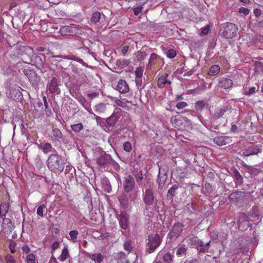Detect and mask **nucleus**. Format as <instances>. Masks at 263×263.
<instances>
[{
    "instance_id": "6ab92c4d",
    "label": "nucleus",
    "mask_w": 263,
    "mask_h": 263,
    "mask_svg": "<svg viewBox=\"0 0 263 263\" xmlns=\"http://www.w3.org/2000/svg\"><path fill=\"white\" fill-rule=\"evenodd\" d=\"M227 109L228 108L226 106L216 108L213 114V118L215 120L220 119L224 114Z\"/></svg>"
},
{
    "instance_id": "72a5a7b5",
    "label": "nucleus",
    "mask_w": 263,
    "mask_h": 263,
    "mask_svg": "<svg viewBox=\"0 0 263 263\" xmlns=\"http://www.w3.org/2000/svg\"><path fill=\"white\" fill-rule=\"evenodd\" d=\"M124 249L128 252H130L133 250L132 242L130 240L125 241L123 243Z\"/></svg>"
},
{
    "instance_id": "bf43d9fd",
    "label": "nucleus",
    "mask_w": 263,
    "mask_h": 263,
    "mask_svg": "<svg viewBox=\"0 0 263 263\" xmlns=\"http://www.w3.org/2000/svg\"><path fill=\"white\" fill-rule=\"evenodd\" d=\"M22 249L24 253L29 254L30 252L31 251L30 247L27 245H24L22 247Z\"/></svg>"
},
{
    "instance_id": "1a4fd4ad",
    "label": "nucleus",
    "mask_w": 263,
    "mask_h": 263,
    "mask_svg": "<svg viewBox=\"0 0 263 263\" xmlns=\"http://www.w3.org/2000/svg\"><path fill=\"white\" fill-rule=\"evenodd\" d=\"M262 151V145L261 144L252 145L247 148L244 149L242 154L244 156L257 155Z\"/></svg>"
},
{
    "instance_id": "423d86ee",
    "label": "nucleus",
    "mask_w": 263,
    "mask_h": 263,
    "mask_svg": "<svg viewBox=\"0 0 263 263\" xmlns=\"http://www.w3.org/2000/svg\"><path fill=\"white\" fill-rule=\"evenodd\" d=\"M184 225L181 222L175 223L172 229L168 233V237L171 239L177 238L183 231Z\"/></svg>"
},
{
    "instance_id": "774afa93",
    "label": "nucleus",
    "mask_w": 263,
    "mask_h": 263,
    "mask_svg": "<svg viewBox=\"0 0 263 263\" xmlns=\"http://www.w3.org/2000/svg\"><path fill=\"white\" fill-rule=\"evenodd\" d=\"M254 13L255 14V15L256 16H258L260 15V14H261V11H260V9H255L254 10Z\"/></svg>"
},
{
    "instance_id": "20e7f679",
    "label": "nucleus",
    "mask_w": 263,
    "mask_h": 263,
    "mask_svg": "<svg viewBox=\"0 0 263 263\" xmlns=\"http://www.w3.org/2000/svg\"><path fill=\"white\" fill-rule=\"evenodd\" d=\"M21 59L23 62L27 64L31 63V59L34 56L33 48L29 46L23 47L21 50Z\"/></svg>"
},
{
    "instance_id": "680f3d73",
    "label": "nucleus",
    "mask_w": 263,
    "mask_h": 263,
    "mask_svg": "<svg viewBox=\"0 0 263 263\" xmlns=\"http://www.w3.org/2000/svg\"><path fill=\"white\" fill-rule=\"evenodd\" d=\"M145 56L146 54L144 52H139L137 55V60L138 61H142L145 58Z\"/></svg>"
},
{
    "instance_id": "c9c22d12",
    "label": "nucleus",
    "mask_w": 263,
    "mask_h": 263,
    "mask_svg": "<svg viewBox=\"0 0 263 263\" xmlns=\"http://www.w3.org/2000/svg\"><path fill=\"white\" fill-rule=\"evenodd\" d=\"M254 66V70L256 72H263V63L255 62Z\"/></svg>"
},
{
    "instance_id": "4be33fe9",
    "label": "nucleus",
    "mask_w": 263,
    "mask_h": 263,
    "mask_svg": "<svg viewBox=\"0 0 263 263\" xmlns=\"http://www.w3.org/2000/svg\"><path fill=\"white\" fill-rule=\"evenodd\" d=\"M244 192L236 191L233 192L229 195L228 198L230 200L232 201L233 202H236L238 199H239L243 195H244Z\"/></svg>"
},
{
    "instance_id": "2eb2a0df",
    "label": "nucleus",
    "mask_w": 263,
    "mask_h": 263,
    "mask_svg": "<svg viewBox=\"0 0 263 263\" xmlns=\"http://www.w3.org/2000/svg\"><path fill=\"white\" fill-rule=\"evenodd\" d=\"M48 89L49 91L52 93H59L60 90L58 87V79L55 77H53L48 84Z\"/></svg>"
},
{
    "instance_id": "0eeeda50",
    "label": "nucleus",
    "mask_w": 263,
    "mask_h": 263,
    "mask_svg": "<svg viewBox=\"0 0 263 263\" xmlns=\"http://www.w3.org/2000/svg\"><path fill=\"white\" fill-rule=\"evenodd\" d=\"M172 81L169 79V74L167 72H160L157 76V85L159 88H163L166 85H170Z\"/></svg>"
},
{
    "instance_id": "a19ab883",
    "label": "nucleus",
    "mask_w": 263,
    "mask_h": 263,
    "mask_svg": "<svg viewBox=\"0 0 263 263\" xmlns=\"http://www.w3.org/2000/svg\"><path fill=\"white\" fill-rule=\"evenodd\" d=\"M187 241H189V245H190L191 247L195 246L196 247L197 241H198V237L194 236L190 237L189 239H187Z\"/></svg>"
},
{
    "instance_id": "338daca9",
    "label": "nucleus",
    "mask_w": 263,
    "mask_h": 263,
    "mask_svg": "<svg viewBox=\"0 0 263 263\" xmlns=\"http://www.w3.org/2000/svg\"><path fill=\"white\" fill-rule=\"evenodd\" d=\"M128 50V47L127 46H125L123 47L121 49V52H122V53L123 54V55H124L127 53Z\"/></svg>"
},
{
    "instance_id": "dca6fc26",
    "label": "nucleus",
    "mask_w": 263,
    "mask_h": 263,
    "mask_svg": "<svg viewBox=\"0 0 263 263\" xmlns=\"http://www.w3.org/2000/svg\"><path fill=\"white\" fill-rule=\"evenodd\" d=\"M120 118V114L118 112H114L111 116L106 120V123L109 126H114Z\"/></svg>"
},
{
    "instance_id": "aec40b11",
    "label": "nucleus",
    "mask_w": 263,
    "mask_h": 263,
    "mask_svg": "<svg viewBox=\"0 0 263 263\" xmlns=\"http://www.w3.org/2000/svg\"><path fill=\"white\" fill-rule=\"evenodd\" d=\"M119 201L123 209H126L128 205V198L125 193H122L119 197Z\"/></svg>"
},
{
    "instance_id": "393cba45",
    "label": "nucleus",
    "mask_w": 263,
    "mask_h": 263,
    "mask_svg": "<svg viewBox=\"0 0 263 263\" xmlns=\"http://www.w3.org/2000/svg\"><path fill=\"white\" fill-rule=\"evenodd\" d=\"M159 60H160V59L157 54L155 53H152L150 55L148 65L149 67H152L155 65L158 62Z\"/></svg>"
},
{
    "instance_id": "13d9d810",
    "label": "nucleus",
    "mask_w": 263,
    "mask_h": 263,
    "mask_svg": "<svg viewBox=\"0 0 263 263\" xmlns=\"http://www.w3.org/2000/svg\"><path fill=\"white\" fill-rule=\"evenodd\" d=\"M249 12L250 10L248 8L245 7H240L238 10L239 13H242L245 15H248L249 13Z\"/></svg>"
},
{
    "instance_id": "7ed1b4c3",
    "label": "nucleus",
    "mask_w": 263,
    "mask_h": 263,
    "mask_svg": "<svg viewBox=\"0 0 263 263\" xmlns=\"http://www.w3.org/2000/svg\"><path fill=\"white\" fill-rule=\"evenodd\" d=\"M162 240L161 237L158 234L149 236L146 242V252L149 254L154 252L160 246Z\"/></svg>"
},
{
    "instance_id": "a18cd8bd",
    "label": "nucleus",
    "mask_w": 263,
    "mask_h": 263,
    "mask_svg": "<svg viewBox=\"0 0 263 263\" xmlns=\"http://www.w3.org/2000/svg\"><path fill=\"white\" fill-rule=\"evenodd\" d=\"M68 254V250L66 248L62 250V253L59 257V259L61 261H64L67 258Z\"/></svg>"
},
{
    "instance_id": "f8f14e48",
    "label": "nucleus",
    "mask_w": 263,
    "mask_h": 263,
    "mask_svg": "<svg viewBox=\"0 0 263 263\" xmlns=\"http://www.w3.org/2000/svg\"><path fill=\"white\" fill-rule=\"evenodd\" d=\"M218 86L223 89H229L233 85V81L228 78L220 77L217 79Z\"/></svg>"
},
{
    "instance_id": "e433bc0d",
    "label": "nucleus",
    "mask_w": 263,
    "mask_h": 263,
    "mask_svg": "<svg viewBox=\"0 0 263 263\" xmlns=\"http://www.w3.org/2000/svg\"><path fill=\"white\" fill-rule=\"evenodd\" d=\"M25 262L26 263H36L35 255L33 253L28 254L25 258Z\"/></svg>"
},
{
    "instance_id": "b1692460",
    "label": "nucleus",
    "mask_w": 263,
    "mask_h": 263,
    "mask_svg": "<svg viewBox=\"0 0 263 263\" xmlns=\"http://www.w3.org/2000/svg\"><path fill=\"white\" fill-rule=\"evenodd\" d=\"M210 243L211 241L206 242V243H204L203 241L198 238V241H197L196 248L199 250L200 252L204 253L205 252V249L204 248V247L209 246Z\"/></svg>"
},
{
    "instance_id": "49530a36",
    "label": "nucleus",
    "mask_w": 263,
    "mask_h": 263,
    "mask_svg": "<svg viewBox=\"0 0 263 263\" xmlns=\"http://www.w3.org/2000/svg\"><path fill=\"white\" fill-rule=\"evenodd\" d=\"M52 148V145L49 143H46L43 146L42 150L45 154H47L50 151Z\"/></svg>"
},
{
    "instance_id": "79ce46f5",
    "label": "nucleus",
    "mask_w": 263,
    "mask_h": 263,
    "mask_svg": "<svg viewBox=\"0 0 263 263\" xmlns=\"http://www.w3.org/2000/svg\"><path fill=\"white\" fill-rule=\"evenodd\" d=\"M45 209H46L47 208H46V206L45 204H42L39 205L37 209V212H36L37 215L39 216H41V217H44L43 210Z\"/></svg>"
},
{
    "instance_id": "7c9ffc66",
    "label": "nucleus",
    "mask_w": 263,
    "mask_h": 263,
    "mask_svg": "<svg viewBox=\"0 0 263 263\" xmlns=\"http://www.w3.org/2000/svg\"><path fill=\"white\" fill-rule=\"evenodd\" d=\"M248 215H249V218L250 217H252V218L257 217V219H259V214L258 207H257L256 206H254L252 208L251 211H250L248 213Z\"/></svg>"
},
{
    "instance_id": "412c9836",
    "label": "nucleus",
    "mask_w": 263,
    "mask_h": 263,
    "mask_svg": "<svg viewBox=\"0 0 263 263\" xmlns=\"http://www.w3.org/2000/svg\"><path fill=\"white\" fill-rule=\"evenodd\" d=\"M229 140L228 137L219 136L214 138V142L219 145H224L228 143Z\"/></svg>"
},
{
    "instance_id": "8fccbe9b",
    "label": "nucleus",
    "mask_w": 263,
    "mask_h": 263,
    "mask_svg": "<svg viewBox=\"0 0 263 263\" xmlns=\"http://www.w3.org/2000/svg\"><path fill=\"white\" fill-rule=\"evenodd\" d=\"M201 30L200 35H205L209 32L210 27L209 25H207L204 27L202 28Z\"/></svg>"
},
{
    "instance_id": "4d7b16f0",
    "label": "nucleus",
    "mask_w": 263,
    "mask_h": 263,
    "mask_svg": "<svg viewBox=\"0 0 263 263\" xmlns=\"http://www.w3.org/2000/svg\"><path fill=\"white\" fill-rule=\"evenodd\" d=\"M115 103L118 106H119L123 108H125L126 107L127 105H126V103L123 102L122 100H116L115 101Z\"/></svg>"
},
{
    "instance_id": "c756f323",
    "label": "nucleus",
    "mask_w": 263,
    "mask_h": 263,
    "mask_svg": "<svg viewBox=\"0 0 263 263\" xmlns=\"http://www.w3.org/2000/svg\"><path fill=\"white\" fill-rule=\"evenodd\" d=\"M0 208L1 211V212L2 213V216L5 217L9 209V204L6 202H3L0 205Z\"/></svg>"
},
{
    "instance_id": "39448f33",
    "label": "nucleus",
    "mask_w": 263,
    "mask_h": 263,
    "mask_svg": "<svg viewBox=\"0 0 263 263\" xmlns=\"http://www.w3.org/2000/svg\"><path fill=\"white\" fill-rule=\"evenodd\" d=\"M21 70L24 74L28 78L31 83L34 84L37 83L40 80V77L35 71L31 69L29 67L24 69H20L19 71L21 72Z\"/></svg>"
},
{
    "instance_id": "de8ad7c7",
    "label": "nucleus",
    "mask_w": 263,
    "mask_h": 263,
    "mask_svg": "<svg viewBox=\"0 0 263 263\" xmlns=\"http://www.w3.org/2000/svg\"><path fill=\"white\" fill-rule=\"evenodd\" d=\"M16 243L15 241L13 240H11L9 246V249L11 253H14L16 252Z\"/></svg>"
},
{
    "instance_id": "603ef678",
    "label": "nucleus",
    "mask_w": 263,
    "mask_h": 263,
    "mask_svg": "<svg viewBox=\"0 0 263 263\" xmlns=\"http://www.w3.org/2000/svg\"><path fill=\"white\" fill-rule=\"evenodd\" d=\"M143 7L142 6H138L133 9L134 13L135 15H139L142 12Z\"/></svg>"
},
{
    "instance_id": "ea45409f",
    "label": "nucleus",
    "mask_w": 263,
    "mask_h": 263,
    "mask_svg": "<svg viewBox=\"0 0 263 263\" xmlns=\"http://www.w3.org/2000/svg\"><path fill=\"white\" fill-rule=\"evenodd\" d=\"M205 105V103L204 101H199L195 103V109L198 111L201 110L204 107Z\"/></svg>"
},
{
    "instance_id": "a211bd4d",
    "label": "nucleus",
    "mask_w": 263,
    "mask_h": 263,
    "mask_svg": "<svg viewBox=\"0 0 263 263\" xmlns=\"http://www.w3.org/2000/svg\"><path fill=\"white\" fill-rule=\"evenodd\" d=\"M110 158L109 155L105 154L99 157L97 159V162L100 166H104L109 163Z\"/></svg>"
},
{
    "instance_id": "c03bdc74",
    "label": "nucleus",
    "mask_w": 263,
    "mask_h": 263,
    "mask_svg": "<svg viewBox=\"0 0 263 263\" xmlns=\"http://www.w3.org/2000/svg\"><path fill=\"white\" fill-rule=\"evenodd\" d=\"M5 259L6 263H16V261L14 257L11 254H6L5 256Z\"/></svg>"
},
{
    "instance_id": "9d476101",
    "label": "nucleus",
    "mask_w": 263,
    "mask_h": 263,
    "mask_svg": "<svg viewBox=\"0 0 263 263\" xmlns=\"http://www.w3.org/2000/svg\"><path fill=\"white\" fill-rule=\"evenodd\" d=\"M154 195L152 190L147 189L143 195V200L146 205H152L154 201Z\"/></svg>"
},
{
    "instance_id": "e2e57ef3",
    "label": "nucleus",
    "mask_w": 263,
    "mask_h": 263,
    "mask_svg": "<svg viewBox=\"0 0 263 263\" xmlns=\"http://www.w3.org/2000/svg\"><path fill=\"white\" fill-rule=\"evenodd\" d=\"M256 91V89L255 87H251L249 91L246 93V95H251L254 93Z\"/></svg>"
},
{
    "instance_id": "37998d69",
    "label": "nucleus",
    "mask_w": 263,
    "mask_h": 263,
    "mask_svg": "<svg viewBox=\"0 0 263 263\" xmlns=\"http://www.w3.org/2000/svg\"><path fill=\"white\" fill-rule=\"evenodd\" d=\"M144 72V67H139L136 68L135 70V75L137 78H141Z\"/></svg>"
},
{
    "instance_id": "2f4dec72",
    "label": "nucleus",
    "mask_w": 263,
    "mask_h": 263,
    "mask_svg": "<svg viewBox=\"0 0 263 263\" xmlns=\"http://www.w3.org/2000/svg\"><path fill=\"white\" fill-rule=\"evenodd\" d=\"M100 18L101 13L99 11H96L92 13L90 21L94 24H96L99 22Z\"/></svg>"
},
{
    "instance_id": "0e129e2a",
    "label": "nucleus",
    "mask_w": 263,
    "mask_h": 263,
    "mask_svg": "<svg viewBox=\"0 0 263 263\" xmlns=\"http://www.w3.org/2000/svg\"><path fill=\"white\" fill-rule=\"evenodd\" d=\"M59 242L58 241H55L52 243L51 248L53 250H55L59 247Z\"/></svg>"
},
{
    "instance_id": "864d4df0",
    "label": "nucleus",
    "mask_w": 263,
    "mask_h": 263,
    "mask_svg": "<svg viewBox=\"0 0 263 263\" xmlns=\"http://www.w3.org/2000/svg\"><path fill=\"white\" fill-rule=\"evenodd\" d=\"M173 258V256L169 252L167 253L163 257V260L165 262H167L168 261H172Z\"/></svg>"
},
{
    "instance_id": "f3484780",
    "label": "nucleus",
    "mask_w": 263,
    "mask_h": 263,
    "mask_svg": "<svg viewBox=\"0 0 263 263\" xmlns=\"http://www.w3.org/2000/svg\"><path fill=\"white\" fill-rule=\"evenodd\" d=\"M31 65L35 66L37 69H42L43 68V62L42 58L37 55L34 54V56L31 59Z\"/></svg>"
},
{
    "instance_id": "6e6552de",
    "label": "nucleus",
    "mask_w": 263,
    "mask_h": 263,
    "mask_svg": "<svg viewBox=\"0 0 263 263\" xmlns=\"http://www.w3.org/2000/svg\"><path fill=\"white\" fill-rule=\"evenodd\" d=\"M135 186V181L134 177L129 175L124 178L123 182V186L124 191L126 193L132 192Z\"/></svg>"
},
{
    "instance_id": "473e14b6",
    "label": "nucleus",
    "mask_w": 263,
    "mask_h": 263,
    "mask_svg": "<svg viewBox=\"0 0 263 263\" xmlns=\"http://www.w3.org/2000/svg\"><path fill=\"white\" fill-rule=\"evenodd\" d=\"M178 189V186L176 184H174L168 191L167 197L168 198L172 199L175 196L176 190Z\"/></svg>"
},
{
    "instance_id": "69168bd1",
    "label": "nucleus",
    "mask_w": 263,
    "mask_h": 263,
    "mask_svg": "<svg viewBox=\"0 0 263 263\" xmlns=\"http://www.w3.org/2000/svg\"><path fill=\"white\" fill-rule=\"evenodd\" d=\"M43 99L44 106H45V109H48L49 105H48V102H47V100L46 97L45 96H44L43 98Z\"/></svg>"
},
{
    "instance_id": "9b49d317",
    "label": "nucleus",
    "mask_w": 263,
    "mask_h": 263,
    "mask_svg": "<svg viewBox=\"0 0 263 263\" xmlns=\"http://www.w3.org/2000/svg\"><path fill=\"white\" fill-rule=\"evenodd\" d=\"M59 33L63 36L73 35L78 33V29L70 26H65L60 28Z\"/></svg>"
},
{
    "instance_id": "4468645a",
    "label": "nucleus",
    "mask_w": 263,
    "mask_h": 263,
    "mask_svg": "<svg viewBox=\"0 0 263 263\" xmlns=\"http://www.w3.org/2000/svg\"><path fill=\"white\" fill-rule=\"evenodd\" d=\"M116 90L120 93H127L129 90V88L127 82L123 79H120L116 86Z\"/></svg>"
},
{
    "instance_id": "09e8293b",
    "label": "nucleus",
    "mask_w": 263,
    "mask_h": 263,
    "mask_svg": "<svg viewBox=\"0 0 263 263\" xmlns=\"http://www.w3.org/2000/svg\"><path fill=\"white\" fill-rule=\"evenodd\" d=\"M123 149L127 152H130L132 149V144L127 141L123 143Z\"/></svg>"
},
{
    "instance_id": "052dcab7",
    "label": "nucleus",
    "mask_w": 263,
    "mask_h": 263,
    "mask_svg": "<svg viewBox=\"0 0 263 263\" xmlns=\"http://www.w3.org/2000/svg\"><path fill=\"white\" fill-rule=\"evenodd\" d=\"M204 187H205L206 191L209 193H212L213 192V187L211 185V184H210L209 183H206L204 185Z\"/></svg>"
},
{
    "instance_id": "4c0bfd02",
    "label": "nucleus",
    "mask_w": 263,
    "mask_h": 263,
    "mask_svg": "<svg viewBox=\"0 0 263 263\" xmlns=\"http://www.w3.org/2000/svg\"><path fill=\"white\" fill-rule=\"evenodd\" d=\"M71 128L75 133H79L83 129V125L82 123H78L71 125Z\"/></svg>"
},
{
    "instance_id": "a878e982",
    "label": "nucleus",
    "mask_w": 263,
    "mask_h": 263,
    "mask_svg": "<svg viewBox=\"0 0 263 263\" xmlns=\"http://www.w3.org/2000/svg\"><path fill=\"white\" fill-rule=\"evenodd\" d=\"M220 70L219 66L218 65H213L211 66L208 74L209 76H215L217 75Z\"/></svg>"
},
{
    "instance_id": "c85d7f7f",
    "label": "nucleus",
    "mask_w": 263,
    "mask_h": 263,
    "mask_svg": "<svg viewBox=\"0 0 263 263\" xmlns=\"http://www.w3.org/2000/svg\"><path fill=\"white\" fill-rule=\"evenodd\" d=\"M106 110V105L104 103H101L97 104L95 106V111L99 114L105 112Z\"/></svg>"
},
{
    "instance_id": "5fc2aeb1",
    "label": "nucleus",
    "mask_w": 263,
    "mask_h": 263,
    "mask_svg": "<svg viewBox=\"0 0 263 263\" xmlns=\"http://www.w3.org/2000/svg\"><path fill=\"white\" fill-rule=\"evenodd\" d=\"M186 251V249L183 247L179 248L177 250L176 254L178 256H180L183 254H185Z\"/></svg>"
},
{
    "instance_id": "58836bf2",
    "label": "nucleus",
    "mask_w": 263,
    "mask_h": 263,
    "mask_svg": "<svg viewBox=\"0 0 263 263\" xmlns=\"http://www.w3.org/2000/svg\"><path fill=\"white\" fill-rule=\"evenodd\" d=\"M233 174H234L235 177L236 178V179L237 181L238 182V183H242V182H243V177L240 175V174L238 171V170H236V168H235L233 170Z\"/></svg>"
},
{
    "instance_id": "cd10ccee",
    "label": "nucleus",
    "mask_w": 263,
    "mask_h": 263,
    "mask_svg": "<svg viewBox=\"0 0 263 263\" xmlns=\"http://www.w3.org/2000/svg\"><path fill=\"white\" fill-rule=\"evenodd\" d=\"M51 134V138H54L55 140H59L63 137L62 132L58 128H53L52 130Z\"/></svg>"
},
{
    "instance_id": "3c124183",
    "label": "nucleus",
    "mask_w": 263,
    "mask_h": 263,
    "mask_svg": "<svg viewBox=\"0 0 263 263\" xmlns=\"http://www.w3.org/2000/svg\"><path fill=\"white\" fill-rule=\"evenodd\" d=\"M167 57L169 58L172 59L176 57V52L174 49H170L168 50V51L166 52Z\"/></svg>"
},
{
    "instance_id": "f704fd0d",
    "label": "nucleus",
    "mask_w": 263,
    "mask_h": 263,
    "mask_svg": "<svg viewBox=\"0 0 263 263\" xmlns=\"http://www.w3.org/2000/svg\"><path fill=\"white\" fill-rule=\"evenodd\" d=\"M69 235L70 236V239L73 242L77 241L78 236L79 235V232L77 230H71L69 232Z\"/></svg>"
},
{
    "instance_id": "6e6d98bb",
    "label": "nucleus",
    "mask_w": 263,
    "mask_h": 263,
    "mask_svg": "<svg viewBox=\"0 0 263 263\" xmlns=\"http://www.w3.org/2000/svg\"><path fill=\"white\" fill-rule=\"evenodd\" d=\"M187 106V104L185 102H179L176 105V107L179 109L184 108Z\"/></svg>"
},
{
    "instance_id": "5701e85b",
    "label": "nucleus",
    "mask_w": 263,
    "mask_h": 263,
    "mask_svg": "<svg viewBox=\"0 0 263 263\" xmlns=\"http://www.w3.org/2000/svg\"><path fill=\"white\" fill-rule=\"evenodd\" d=\"M89 257L95 263H102L104 258V256L100 253L92 254Z\"/></svg>"
},
{
    "instance_id": "bb28decb",
    "label": "nucleus",
    "mask_w": 263,
    "mask_h": 263,
    "mask_svg": "<svg viewBox=\"0 0 263 263\" xmlns=\"http://www.w3.org/2000/svg\"><path fill=\"white\" fill-rule=\"evenodd\" d=\"M249 219L250 218L248 214L245 213H241L238 217L237 222L238 223H243L245 222H249L250 221Z\"/></svg>"
},
{
    "instance_id": "f257e3e1",
    "label": "nucleus",
    "mask_w": 263,
    "mask_h": 263,
    "mask_svg": "<svg viewBox=\"0 0 263 263\" xmlns=\"http://www.w3.org/2000/svg\"><path fill=\"white\" fill-rule=\"evenodd\" d=\"M65 165V162L64 159L58 153L50 155L47 160V166L48 169L54 173H62Z\"/></svg>"
},
{
    "instance_id": "ddd939ff",
    "label": "nucleus",
    "mask_w": 263,
    "mask_h": 263,
    "mask_svg": "<svg viewBox=\"0 0 263 263\" xmlns=\"http://www.w3.org/2000/svg\"><path fill=\"white\" fill-rule=\"evenodd\" d=\"M119 223L121 228L126 230L129 226V219L126 212H121L119 216Z\"/></svg>"
},
{
    "instance_id": "f03ea898",
    "label": "nucleus",
    "mask_w": 263,
    "mask_h": 263,
    "mask_svg": "<svg viewBox=\"0 0 263 263\" xmlns=\"http://www.w3.org/2000/svg\"><path fill=\"white\" fill-rule=\"evenodd\" d=\"M238 30L236 24L226 22L221 24L220 33L221 36L226 39H233L236 36Z\"/></svg>"
}]
</instances>
